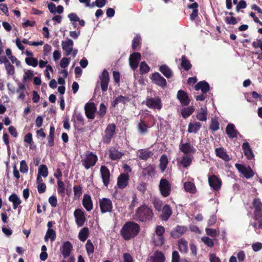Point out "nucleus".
Returning a JSON list of instances; mask_svg holds the SVG:
<instances>
[{
  "label": "nucleus",
  "instance_id": "obj_62",
  "mask_svg": "<svg viewBox=\"0 0 262 262\" xmlns=\"http://www.w3.org/2000/svg\"><path fill=\"white\" fill-rule=\"evenodd\" d=\"M144 174L151 176L154 173V168L152 166H148L143 171Z\"/></svg>",
  "mask_w": 262,
  "mask_h": 262
},
{
  "label": "nucleus",
  "instance_id": "obj_39",
  "mask_svg": "<svg viewBox=\"0 0 262 262\" xmlns=\"http://www.w3.org/2000/svg\"><path fill=\"white\" fill-rule=\"evenodd\" d=\"M138 129L141 134H145L147 131L149 127L147 124L142 120L138 123L137 125Z\"/></svg>",
  "mask_w": 262,
  "mask_h": 262
},
{
  "label": "nucleus",
  "instance_id": "obj_14",
  "mask_svg": "<svg viewBox=\"0 0 262 262\" xmlns=\"http://www.w3.org/2000/svg\"><path fill=\"white\" fill-rule=\"evenodd\" d=\"M99 79L102 91H106L109 83V75L108 72L106 70H104L101 75L99 76Z\"/></svg>",
  "mask_w": 262,
  "mask_h": 262
},
{
  "label": "nucleus",
  "instance_id": "obj_4",
  "mask_svg": "<svg viewBox=\"0 0 262 262\" xmlns=\"http://www.w3.org/2000/svg\"><path fill=\"white\" fill-rule=\"evenodd\" d=\"M74 42L71 39H68L66 41H62L61 46L67 56L72 54L73 57H75L77 53V49H73Z\"/></svg>",
  "mask_w": 262,
  "mask_h": 262
},
{
  "label": "nucleus",
  "instance_id": "obj_42",
  "mask_svg": "<svg viewBox=\"0 0 262 262\" xmlns=\"http://www.w3.org/2000/svg\"><path fill=\"white\" fill-rule=\"evenodd\" d=\"M53 242L56 238L55 231L52 229H48L45 236V241L47 242L49 239Z\"/></svg>",
  "mask_w": 262,
  "mask_h": 262
},
{
  "label": "nucleus",
  "instance_id": "obj_60",
  "mask_svg": "<svg viewBox=\"0 0 262 262\" xmlns=\"http://www.w3.org/2000/svg\"><path fill=\"white\" fill-rule=\"evenodd\" d=\"M210 128L213 131L217 130L219 129V124L216 119H212Z\"/></svg>",
  "mask_w": 262,
  "mask_h": 262
},
{
  "label": "nucleus",
  "instance_id": "obj_2",
  "mask_svg": "<svg viewBox=\"0 0 262 262\" xmlns=\"http://www.w3.org/2000/svg\"><path fill=\"white\" fill-rule=\"evenodd\" d=\"M152 216V210L146 205H142L136 210L135 217L141 222L149 221Z\"/></svg>",
  "mask_w": 262,
  "mask_h": 262
},
{
  "label": "nucleus",
  "instance_id": "obj_28",
  "mask_svg": "<svg viewBox=\"0 0 262 262\" xmlns=\"http://www.w3.org/2000/svg\"><path fill=\"white\" fill-rule=\"evenodd\" d=\"M193 157L192 155H185L182 157L180 164L184 168L189 167L192 161Z\"/></svg>",
  "mask_w": 262,
  "mask_h": 262
},
{
  "label": "nucleus",
  "instance_id": "obj_31",
  "mask_svg": "<svg viewBox=\"0 0 262 262\" xmlns=\"http://www.w3.org/2000/svg\"><path fill=\"white\" fill-rule=\"evenodd\" d=\"M242 148L245 156L248 159H252L254 157L253 152L248 142H244L242 145Z\"/></svg>",
  "mask_w": 262,
  "mask_h": 262
},
{
  "label": "nucleus",
  "instance_id": "obj_58",
  "mask_svg": "<svg viewBox=\"0 0 262 262\" xmlns=\"http://www.w3.org/2000/svg\"><path fill=\"white\" fill-rule=\"evenodd\" d=\"M28 171V165L25 160H22L20 163V171L22 173H27Z\"/></svg>",
  "mask_w": 262,
  "mask_h": 262
},
{
  "label": "nucleus",
  "instance_id": "obj_57",
  "mask_svg": "<svg viewBox=\"0 0 262 262\" xmlns=\"http://www.w3.org/2000/svg\"><path fill=\"white\" fill-rule=\"evenodd\" d=\"M125 99L126 98L125 97L120 96L116 98L115 100L113 102L112 106L113 107H115L119 103H124Z\"/></svg>",
  "mask_w": 262,
  "mask_h": 262
},
{
  "label": "nucleus",
  "instance_id": "obj_48",
  "mask_svg": "<svg viewBox=\"0 0 262 262\" xmlns=\"http://www.w3.org/2000/svg\"><path fill=\"white\" fill-rule=\"evenodd\" d=\"M164 238L163 236H158L154 235L153 237V242L157 246H161L164 243Z\"/></svg>",
  "mask_w": 262,
  "mask_h": 262
},
{
  "label": "nucleus",
  "instance_id": "obj_34",
  "mask_svg": "<svg viewBox=\"0 0 262 262\" xmlns=\"http://www.w3.org/2000/svg\"><path fill=\"white\" fill-rule=\"evenodd\" d=\"M109 157L112 160H117L121 158L123 154L115 148H111L109 150Z\"/></svg>",
  "mask_w": 262,
  "mask_h": 262
},
{
  "label": "nucleus",
  "instance_id": "obj_55",
  "mask_svg": "<svg viewBox=\"0 0 262 262\" xmlns=\"http://www.w3.org/2000/svg\"><path fill=\"white\" fill-rule=\"evenodd\" d=\"M201 241L207 246L209 247H212L214 245V243L212 240L207 236H203L201 238Z\"/></svg>",
  "mask_w": 262,
  "mask_h": 262
},
{
  "label": "nucleus",
  "instance_id": "obj_11",
  "mask_svg": "<svg viewBox=\"0 0 262 262\" xmlns=\"http://www.w3.org/2000/svg\"><path fill=\"white\" fill-rule=\"evenodd\" d=\"M235 167L238 171L247 179L250 178L254 175L253 170L249 166L246 167L242 164H236Z\"/></svg>",
  "mask_w": 262,
  "mask_h": 262
},
{
  "label": "nucleus",
  "instance_id": "obj_21",
  "mask_svg": "<svg viewBox=\"0 0 262 262\" xmlns=\"http://www.w3.org/2000/svg\"><path fill=\"white\" fill-rule=\"evenodd\" d=\"M82 205L88 211H90L93 208V201L90 195L84 194L82 200Z\"/></svg>",
  "mask_w": 262,
  "mask_h": 262
},
{
  "label": "nucleus",
  "instance_id": "obj_25",
  "mask_svg": "<svg viewBox=\"0 0 262 262\" xmlns=\"http://www.w3.org/2000/svg\"><path fill=\"white\" fill-rule=\"evenodd\" d=\"M216 156L223 159L225 161H229L230 159L229 156L227 155L226 150L222 148H216L215 150Z\"/></svg>",
  "mask_w": 262,
  "mask_h": 262
},
{
  "label": "nucleus",
  "instance_id": "obj_1",
  "mask_svg": "<svg viewBox=\"0 0 262 262\" xmlns=\"http://www.w3.org/2000/svg\"><path fill=\"white\" fill-rule=\"evenodd\" d=\"M140 231L139 225L134 222H126L122 227L120 233L125 240L135 237Z\"/></svg>",
  "mask_w": 262,
  "mask_h": 262
},
{
  "label": "nucleus",
  "instance_id": "obj_53",
  "mask_svg": "<svg viewBox=\"0 0 262 262\" xmlns=\"http://www.w3.org/2000/svg\"><path fill=\"white\" fill-rule=\"evenodd\" d=\"M149 70V67L145 61H143L140 65V71L141 74L147 73Z\"/></svg>",
  "mask_w": 262,
  "mask_h": 262
},
{
  "label": "nucleus",
  "instance_id": "obj_5",
  "mask_svg": "<svg viewBox=\"0 0 262 262\" xmlns=\"http://www.w3.org/2000/svg\"><path fill=\"white\" fill-rule=\"evenodd\" d=\"M99 207L102 213L111 212L113 209V203L110 199L103 198L99 200Z\"/></svg>",
  "mask_w": 262,
  "mask_h": 262
},
{
  "label": "nucleus",
  "instance_id": "obj_56",
  "mask_svg": "<svg viewBox=\"0 0 262 262\" xmlns=\"http://www.w3.org/2000/svg\"><path fill=\"white\" fill-rule=\"evenodd\" d=\"M7 74L12 75L15 73L14 67L10 62L5 66Z\"/></svg>",
  "mask_w": 262,
  "mask_h": 262
},
{
  "label": "nucleus",
  "instance_id": "obj_8",
  "mask_svg": "<svg viewBox=\"0 0 262 262\" xmlns=\"http://www.w3.org/2000/svg\"><path fill=\"white\" fill-rule=\"evenodd\" d=\"M255 209L254 218L255 220L262 219V203L259 199H255L253 202Z\"/></svg>",
  "mask_w": 262,
  "mask_h": 262
},
{
  "label": "nucleus",
  "instance_id": "obj_3",
  "mask_svg": "<svg viewBox=\"0 0 262 262\" xmlns=\"http://www.w3.org/2000/svg\"><path fill=\"white\" fill-rule=\"evenodd\" d=\"M98 160L97 156L92 152L86 151L81 156V163L86 169L93 167Z\"/></svg>",
  "mask_w": 262,
  "mask_h": 262
},
{
  "label": "nucleus",
  "instance_id": "obj_19",
  "mask_svg": "<svg viewBox=\"0 0 262 262\" xmlns=\"http://www.w3.org/2000/svg\"><path fill=\"white\" fill-rule=\"evenodd\" d=\"M141 55L139 53L135 52L130 55L129 58V65L133 70L138 67Z\"/></svg>",
  "mask_w": 262,
  "mask_h": 262
},
{
  "label": "nucleus",
  "instance_id": "obj_16",
  "mask_svg": "<svg viewBox=\"0 0 262 262\" xmlns=\"http://www.w3.org/2000/svg\"><path fill=\"white\" fill-rule=\"evenodd\" d=\"M101 177L105 186L107 187L110 183V172L105 166H101L100 169Z\"/></svg>",
  "mask_w": 262,
  "mask_h": 262
},
{
  "label": "nucleus",
  "instance_id": "obj_13",
  "mask_svg": "<svg viewBox=\"0 0 262 262\" xmlns=\"http://www.w3.org/2000/svg\"><path fill=\"white\" fill-rule=\"evenodd\" d=\"M209 186L215 191L220 189L222 185V181L215 175H212L208 178Z\"/></svg>",
  "mask_w": 262,
  "mask_h": 262
},
{
  "label": "nucleus",
  "instance_id": "obj_63",
  "mask_svg": "<svg viewBox=\"0 0 262 262\" xmlns=\"http://www.w3.org/2000/svg\"><path fill=\"white\" fill-rule=\"evenodd\" d=\"M49 203L52 207H55L57 204V198L55 196L52 195L49 199Z\"/></svg>",
  "mask_w": 262,
  "mask_h": 262
},
{
  "label": "nucleus",
  "instance_id": "obj_61",
  "mask_svg": "<svg viewBox=\"0 0 262 262\" xmlns=\"http://www.w3.org/2000/svg\"><path fill=\"white\" fill-rule=\"evenodd\" d=\"M205 230L206 234L212 237H215L217 235V232L215 229L206 228Z\"/></svg>",
  "mask_w": 262,
  "mask_h": 262
},
{
  "label": "nucleus",
  "instance_id": "obj_23",
  "mask_svg": "<svg viewBox=\"0 0 262 262\" xmlns=\"http://www.w3.org/2000/svg\"><path fill=\"white\" fill-rule=\"evenodd\" d=\"M177 98L182 105H187L190 102L187 94L183 90H179L178 91Z\"/></svg>",
  "mask_w": 262,
  "mask_h": 262
},
{
  "label": "nucleus",
  "instance_id": "obj_49",
  "mask_svg": "<svg viewBox=\"0 0 262 262\" xmlns=\"http://www.w3.org/2000/svg\"><path fill=\"white\" fill-rule=\"evenodd\" d=\"M25 61L28 65L31 66L33 67H36L38 63L37 59L33 57L26 58Z\"/></svg>",
  "mask_w": 262,
  "mask_h": 262
},
{
  "label": "nucleus",
  "instance_id": "obj_47",
  "mask_svg": "<svg viewBox=\"0 0 262 262\" xmlns=\"http://www.w3.org/2000/svg\"><path fill=\"white\" fill-rule=\"evenodd\" d=\"M38 175L46 178L48 175V170L46 165H41L38 169Z\"/></svg>",
  "mask_w": 262,
  "mask_h": 262
},
{
  "label": "nucleus",
  "instance_id": "obj_38",
  "mask_svg": "<svg viewBox=\"0 0 262 262\" xmlns=\"http://www.w3.org/2000/svg\"><path fill=\"white\" fill-rule=\"evenodd\" d=\"M89 234V230L88 227L83 228L79 232L78 238L82 242H84Z\"/></svg>",
  "mask_w": 262,
  "mask_h": 262
},
{
  "label": "nucleus",
  "instance_id": "obj_51",
  "mask_svg": "<svg viewBox=\"0 0 262 262\" xmlns=\"http://www.w3.org/2000/svg\"><path fill=\"white\" fill-rule=\"evenodd\" d=\"M82 187L81 186H74L73 187L74 194L75 199H78L82 193Z\"/></svg>",
  "mask_w": 262,
  "mask_h": 262
},
{
  "label": "nucleus",
  "instance_id": "obj_27",
  "mask_svg": "<svg viewBox=\"0 0 262 262\" xmlns=\"http://www.w3.org/2000/svg\"><path fill=\"white\" fill-rule=\"evenodd\" d=\"M226 132L228 136L230 138H236L237 135L239 134L235 129V126L233 124H229L227 126Z\"/></svg>",
  "mask_w": 262,
  "mask_h": 262
},
{
  "label": "nucleus",
  "instance_id": "obj_17",
  "mask_svg": "<svg viewBox=\"0 0 262 262\" xmlns=\"http://www.w3.org/2000/svg\"><path fill=\"white\" fill-rule=\"evenodd\" d=\"M151 79L154 83L160 86L165 87L166 85L165 79L158 72L154 73L151 75Z\"/></svg>",
  "mask_w": 262,
  "mask_h": 262
},
{
  "label": "nucleus",
  "instance_id": "obj_32",
  "mask_svg": "<svg viewBox=\"0 0 262 262\" xmlns=\"http://www.w3.org/2000/svg\"><path fill=\"white\" fill-rule=\"evenodd\" d=\"M207 110L206 107H201L198 111L196 118L201 121H206L207 120Z\"/></svg>",
  "mask_w": 262,
  "mask_h": 262
},
{
  "label": "nucleus",
  "instance_id": "obj_44",
  "mask_svg": "<svg viewBox=\"0 0 262 262\" xmlns=\"http://www.w3.org/2000/svg\"><path fill=\"white\" fill-rule=\"evenodd\" d=\"M194 111V108L193 106H189L185 108L181 111L182 116L184 118H186L190 116Z\"/></svg>",
  "mask_w": 262,
  "mask_h": 262
},
{
  "label": "nucleus",
  "instance_id": "obj_20",
  "mask_svg": "<svg viewBox=\"0 0 262 262\" xmlns=\"http://www.w3.org/2000/svg\"><path fill=\"white\" fill-rule=\"evenodd\" d=\"M129 180V176L126 173H121L118 178L117 186L120 189H123L126 187Z\"/></svg>",
  "mask_w": 262,
  "mask_h": 262
},
{
  "label": "nucleus",
  "instance_id": "obj_30",
  "mask_svg": "<svg viewBox=\"0 0 262 262\" xmlns=\"http://www.w3.org/2000/svg\"><path fill=\"white\" fill-rule=\"evenodd\" d=\"M194 89L196 91L201 90L202 93H205L209 90V85L206 81H200L195 86Z\"/></svg>",
  "mask_w": 262,
  "mask_h": 262
},
{
  "label": "nucleus",
  "instance_id": "obj_22",
  "mask_svg": "<svg viewBox=\"0 0 262 262\" xmlns=\"http://www.w3.org/2000/svg\"><path fill=\"white\" fill-rule=\"evenodd\" d=\"M187 228L184 226H177L170 232L171 236L174 238H179L186 231Z\"/></svg>",
  "mask_w": 262,
  "mask_h": 262
},
{
  "label": "nucleus",
  "instance_id": "obj_40",
  "mask_svg": "<svg viewBox=\"0 0 262 262\" xmlns=\"http://www.w3.org/2000/svg\"><path fill=\"white\" fill-rule=\"evenodd\" d=\"M85 248L89 257H92L93 254L94 252V246L90 239L87 241L85 244Z\"/></svg>",
  "mask_w": 262,
  "mask_h": 262
},
{
  "label": "nucleus",
  "instance_id": "obj_36",
  "mask_svg": "<svg viewBox=\"0 0 262 262\" xmlns=\"http://www.w3.org/2000/svg\"><path fill=\"white\" fill-rule=\"evenodd\" d=\"M159 70L167 78H170L172 76L171 70L166 65L160 66Z\"/></svg>",
  "mask_w": 262,
  "mask_h": 262
},
{
  "label": "nucleus",
  "instance_id": "obj_35",
  "mask_svg": "<svg viewBox=\"0 0 262 262\" xmlns=\"http://www.w3.org/2000/svg\"><path fill=\"white\" fill-rule=\"evenodd\" d=\"M9 201L13 203V208L14 209H16L21 203V201L15 193L12 194L9 197Z\"/></svg>",
  "mask_w": 262,
  "mask_h": 262
},
{
  "label": "nucleus",
  "instance_id": "obj_7",
  "mask_svg": "<svg viewBox=\"0 0 262 262\" xmlns=\"http://www.w3.org/2000/svg\"><path fill=\"white\" fill-rule=\"evenodd\" d=\"M116 129V126L114 124H108L105 131L104 135L103 137L102 141L105 143H109L113 138Z\"/></svg>",
  "mask_w": 262,
  "mask_h": 262
},
{
  "label": "nucleus",
  "instance_id": "obj_64",
  "mask_svg": "<svg viewBox=\"0 0 262 262\" xmlns=\"http://www.w3.org/2000/svg\"><path fill=\"white\" fill-rule=\"evenodd\" d=\"M123 262H134L132 255L127 253L123 254Z\"/></svg>",
  "mask_w": 262,
  "mask_h": 262
},
{
  "label": "nucleus",
  "instance_id": "obj_33",
  "mask_svg": "<svg viewBox=\"0 0 262 262\" xmlns=\"http://www.w3.org/2000/svg\"><path fill=\"white\" fill-rule=\"evenodd\" d=\"M162 212V214L161 215V217L163 221H167L172 213L171 209L168 205H166L163 207Z\"/></svg>",
  "mask_w": 262,
  "mask_h": 262
},
{
  "label": "nucleus",
  "instance_id": "obj_46",
  "mask_svg": "<svg viewBox=\"0 0 262 262\" xmlns=\"http://www.w3.org/2000/svg\"><path fill=\"white\" fill-rule=\"evenodd\" d=\"M26 89V87L24 84H19L18 88L16 90V92L19 93V95L18 98L21 100H24L25 98L24 91Z\"/></svg>",
  "mask_w": 262,
  "mask_h": 262
},
{
  "label": "nucleus",
  "instance_id": "obj_26",
  "mask_svg": "<svg viewBox=\"0 0 262 262\" xmlns=\"http://www.w3.org/2000/svg\"><path fill=\"white\" fill-rule=\"evenodd\" d=\"M148 260L151 262H164L165 260V257L162 252L156 251L152 255L150 256Z\"/></svg>",
  "mask_w": 262,
  "mask_h": 262
},
{
  "label": "nucleus",
  "instance_id": "obj_37",
  "mask_svg": "<svg viewBox=\"0 0 262 262\" xmlns=\"http://www.w3.org/2000/svg\"><path fill=\"white\" fill-rule=\"evenodd\" d=\"M178 246L181 252L186 253L188 252V242L184 238H181L178 241Z\"/></svg>",
  "mask_w": 262,
  "mask_h": 262
},
{
  "label": "nucleus",
  "instance_id": "obj_12",
  "mask_svg": "<svg viewBox=\"0 0 262 262\" xmlns=\"http://www.w3.org/2000/svg\"><path fill=\"white\" fill-rule=\"evenodd\" d=\"M74 215L77 226L82 227L86 221L84 212L80 209H76L74 212Z\"/></svg>",
  "mask_w": 262,
  "mask_h": 262
},
{
  "label": "nucleus",
  "instance_id": "obj_10",
  "mask_svg": "<svg viewBox=\"0 0 262 262\" xmlns=\"http://www.w3.org/2000/svg\"><path fill=\"white\" fill-rule=\"evenodd\" d=\"M145 103L150 108L160 110L162 107L161 101L158 97L147 98Z\"/></svg>",
  "mask_w": 262,
  "mask_h": 262
},
{
  "label": "nucleus",
  "instance_id": "obj_41",
  "mask_svg": "<svg viewBox=\"0 0 262 262\" xmlns=\"http://www.w3.org/2000/svg\"><path fill=\"white\" fill-rule=\"evenodd\" d=\"M185 190L189 193H194L196 192V188L194 184L190 182H186L184 185Z\"/></svg>",
  "mask_w": 262,
  "mask_h": 262
},
{
  "label": "nucleus",
  "instance_id": "obj_45",
  "mask_svg": "<svg viewBox=\"0 0 262 262\" xmlns=\"http://www.w3.org/2000/svg\"><path fill=\"white\" fill-rule=\"evenodd\" d=\"M160 168L162 172H163L166 169L168 164V159L167 156L165 155H162L160 158Z\"/></svg>",
  "mask_w": 262,
  "mask_h": 262
},
{
  "label": "nucleus",
  "instance_id": "obj_6",
  "mask_svg": "<svg viewBox=\"0 0 262 262\" xmlns=\"http://www.w3.org/2000/svg\"><path fill=\"white\" fill-rule=\"evenodd\" d=\"M159 189L161 194L166 197L168 196L171 192V184L165 179H162L159 184Z\"/></svg>",
  "mask_w": 262,
  "mask_h": 262
},
{
  "label": "nucleus",
  "instance_id": "obj_18",
  "mask_svg": "<svg viewBox=\"0 0 262 262\" xmlns=\"http://www.w3.org/2000/svg\"><path fill=\"white\" fill-rule=\"evenodd\" d=\"M180 150L186 155H189L194 153L196 151L195 148L190 143H181L179 146Z\"/></svg>",
  "mask_w": 262,
  "mask_h": 262
},
{
  "label": "nucleus",
  "instance_id": "obj_43",
  "mask_svg": "<svg viewBox=\"0 0 262 262\" xmlns=\"http://www.w3.org/2000/svg\"><path fill=\"white\" fill-rule=\"evenodd\" d=\"M181 65L182 68L186 71L189 70L191 67L190 61L185 56H183L181 58Z\"/></svg>",
  "mask_w": 262,
  "mask_h": 262
},
{
  "label": "nucleus",
  "instance_id": "obj_52",
  "mask_svg": "<svg viewBox=\"0 0 262 262\" xmlns=\"http://www.w3.org/2000/svg\"><path fill=\"white\" fill-rule=\"evenodd\" d=\"M33 76V72L31 70H26L25 71L23 76V81H27L31 80Z\"/></svg>",
  "mask_w": 262,
  "mask_h": 262
},
{
  "label": "nucleus",
  "instance_id": "obj_24",
  "mask_svg": "<svg viewBox=\"0 0 262 262\" xmlns=\"http://www.w3.org/2000/svg\"><path fill=\"white\" fill-rule=\"evenodd\" d=\"M137 156L141 160H146L152 155V152L146 149H142L137 151Z\"/></svg>",
  "mask_w": 262,
  "mask_h": 262
},
{
  "label": "nucleus",
  "instance_id": "obj_54",
  "mask_svg": "<svg viewBox=\"0 0 262 262\" xmlns=\"http://www.w3.org/2000/svg\"><path fill=\"white\" fill-rule=\"evenodd\" d=\"M106 111V106L103 103H101L99 106V110L97 112L98 115H99L100 117L102 118L105 115Z\"/></svg>",
  "mask_w": 262,
  "mask_h": 262
},
{
  "label": "nucleus",
  "instance_id": "obj_59",
  "mask_svg": "<svg viewBox=\"0 0 262 262\" xmlns=\"http://www.w3.org/2000/svg\"><path fill=\"white\" fill-rule=\"evenodd\" d=\"M141 37L139 35H137L134 37L132 42V48L135 50L140 44Z\"/></svg>",
  "mask_w": 262,
  "mask_h": 262
},
{
  "label": "nucleus",
  "instance_id": "obj_15",
  "mask_svg": "<svg viewBox=\"0 0 262 262\" xmlns=\"http://www.w3.org/2000/svg\"><path fill=\"white\" fill-rule=\"evenodd\" d=\"M60 250L63 258H68L70 257L71 252L73 250V246L70 242H66L63 244Z\"/></svg>",
  "mask_w": 262,
  "mask_h": 262
},
{
  "label": "nucleus",
  "instance_id": "obj_29",
  "mask_svg": "<svg viewBox=\"0 0 262 262\" xmlns=\"http://www.w3.org/2000/svg\"><path fill=\"white\" fill-rule=\"evenodd\" d=\"M201 124L199 122H190L188 124V132L190 133H196L201 128Z\"/></svg>",
  "mask_w": 262,
  "mask_h": 262
},
{
  "label": "nucleus",
  "instance_id": "obj_50",
  "mask_svg": "<svg viewBox=\"0 0 262 262\" xmlns=\"http://www.w3.org/2000/svg\"><path fill=\"white\" fill-rule=\"evenodd\" d=\"M57 191L58 193L61 194L62 195H64L65 191V185L64 183L62 181H61L60 179H59L57 181Z\"/></svg>",
  "mask_w": 262,
  "mask_h": 262
},
{
  "label": "nucleus",
  "instance_id": "obj_9",
  "mask_svg": "<svg viewBox=\"0 0 262 262\" xmlns=\"http://www.w3.org/2000/svg\"><path fill=\"white\" fill-rule=\"evenodd\" d=\"M85 116L90 119H94L96 112V107L93 102H89L84 106Z\"/></svg>",
  "mask_w": 262,
  "mask_h": 262
}]
</instances>
